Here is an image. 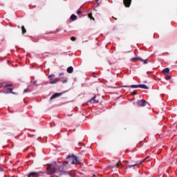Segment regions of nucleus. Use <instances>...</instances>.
Wrapping results in <instances>:
<instances>
[{
	"label": "nucleus",
	"instance_id": "obj_1",
	"mask_svg": "<svg viewBox=\"0 0 177 177\" xmlns=\"http://www.w3.org/2000/svg\"><path fill=\"white\" fill-rule=\"evenodd\" d=\"M77 164H80V160L77 158V156L72 155V156H68L66 158V160H65L63 162L62 166H60L58 168V172L59 176L62 175H70V176H75V172L72 170L70 171H66V169H68V168H71L70 165H77Z\"/></svg>",
	"mask_w": 177,
	"mask_h": 177
},
{
	"label": "nucleus",
	"instance_id": "obj_2",
	"mask_svg": "<svg viewBox=\"0 0 177 177\" xmlns=\"http://www.w3.org/2000/svg\"><path fill=\"white\" fill-rule=\"evenodd\" d=\"M131 62H133V63H136V62H144V64H147V60H145L140 57H133L131 59Z\"/></svg>",
	"mask_w": 177,
	"mask_h": 177
},
{
	"label": "nucleus",
	"instance_id": "obj_3",
	"mask_svg": "<svg viewBox=\"0 0 177 177\" xmlns=\"http://www.w3.org/2000/svg\"><path fill=\"white\" fill-rule=\"evenodd\" d=\"M57 170H56V167H53V166H49L47 167V173L49 175H54L55 172H57Z\"/></svg>",
	"mask_w": 177,
	"mask_h": 177
},
{
	"label": "nucleus",
	"instance_id": "obj_4",
	"mask_svg": "<svg viewBox=\"0 0 177 177\" xmlns=\"http://www.w3.org/2000/svg\"><path fill=\"white\" fill-rule=\"evenodd\" d=\"M137 104L139 107H145L147 104V102L145 100H138L137 101Z\"/></svg>",
	"mask_w": 177,
	"mask_h": 177
},
{
	"label": "nucleus",
	"instance_id": "obj_5",
	"mask_svg": "<svg viewBox=\"0 0 177 177\" xmlns=\"http://www.w3.org/2000/svg\"><path fill=\"white\" fill-rule=\"evenodd\" d=\"M123 3L125 8H130L131 3H132V0H123Z\"/></svg>",
	"mask_w": 177,
	"mask_h": 177
},
{
	"label": "nucleus",
	"instance_id": "obj_6",
	"mask_svg": "<svg viewBox=\"0 0 177 177\" xmlns=\"http://www.w3.org/2000/svg\"><path fill=\"white\" fill-rule=\"evenodd\" d=\"M62 95H63V93H55L50 97V100H53V99H56V97H59V96H62Z\"/></svg>",
	"mask_w": 177,
	"mask_h": 177
},
{
	"label": "nucleus",
	"instance_id": "obj_7",
	"mask_svg": "<svg viewBox=\"0 0 177 177\" xmlns=\"http://www.w3.org/2000/svg\"><path fill=\"white\" fill-rule=\"evenodd\" d=\"M89 102L93 104L95 103V104H97V103H99V100H96V96H94L89 100Z\"/></svg>",
	"mask_w": 177,
	"mask_h": 177
},
{
	"label": "nucleus",
	"instance_id": "obj_8",
	"mask_svg": "<svg viewBox=\"0 0 177 177\" xmlns=\"http://www.w3.org/2000/svg\"><path fill=\"white\" fill-rule=\"evenodd\" d=\"M66 71L68 73V74H72V73L74 71V68H73V66H69L67 68Z\"/></svg>",
	"mask_w": 177,
	"mask_h": 177
},
{
	"label": "nucleus",
	"instance_id": "obj_9",
	"mask_svg": "<svg viewBox=\"0 0 177 177\" xmlns=\"http://www.w3.org/2000/svg\"><path fill=\"white\" fill-rule=\"evenodd\" d=\"M59 81H60V78H56V79H55L54 80L50 81V84L51 85H53L54 84H57V82H58Z\"/></svg>",
	"mask_w": 177,
	"mask_h": 177
},
{
	"label": "nucleus",
	"instance_id": "obj_10",
	"mask_svg": "<svg viewBox=\"0 0 177 177\" xmlns=\"http://www.w3.org/2000/svg\"><path fill=\"white\" fill-rule=\"evenodd\" d=\"M124 88H133V89L139 88V85L123 86Z\"/></svg>",
	"mask_w": 177,
	"mask_h": 177
},
{
	"label": "nucleus",
	"instance_id": "obj_11",
	"mask_svg": "<svg viewBox=\"0 0 177 177\" xmlns=\"http://www.w3.org/2000/svg\"><path fill=\"white\" fill-rule=\"evenodd\" d=\"M115 167H117V168H123L124 167V165H122V163L121 162L120 160L116 164Z\"/></svg>",
	"mask_w": 177,
	"mask_h": 177
},
{
	"label": "nucleus",
	"instance_id": "obj_12",
	"mask_svg": "<svg viewBox=\"0 0 177 177\" xmlns=\"http://www.w3.org/2000/svg\"><path fill=\"white\" fill-rule=\"evenodd\" d=\"M77 19H78V17L74 14H73L70 17L71 21H75V20H77Z\"/></svg>",
	"mask_w": 177,
	"mask_h": 177
},
{
	"label": "nucleus",
	"instance_id": "obj_13",
	"mask_svg": "<svg viewBox=\"0 0 177 177\" xmlns=\"http://www.w3.org/2000/svg\"><path fill=\"white\" fill-rule=\"evenodd\" d=\"M138 88H141L142 89H149V87L146 86V84H138Z\"/></svg>",
	"mask_w": 177,
	"mask_h": 177
},
{
	"label": "nucleus",
	"instance_id": "obj_14",
	"mask_svg": "<svg viewBox=\"0 0 177 177\" xmlns=\"http://www.w3.org/2000/svg\"><path fill=\"white\" fill-rule=\"evenodd\" d=\"M136 165H138V164L127 165L126 167V169H129V168H135V167H136Z\"/></svg>",
	"mask_w": 177,
	"mask_h": 177
},
{
	"label": "nucleus",
	"instance_id": "obj_15",
	"mask_svg": "<svg viewBox=\"0 0 177 177\" xmlns=\"http://www.w3.org/2000/svg\"><path fill=\"white\" fill-rule=\"evenodd\" d=\"M163 73H165V74H169V68H166L165 69H163Z\"/></svg>",
	"mask_w": 177,
	"mask_h": 177
},
{
	"label": "nucleus",
	"instance_id": "obj_16",
	"mask_svg": "<svg viewBox=\"0 0 177 177\" xmlns=\"http://www.w3.org/2000/svg\"><path fill=\"white\" fill-rule=\"evenodd\" d=\"M21 31H22V34H26L27 32V30H26V28L24 27V26H21Z\"/></svg>",
	"mask_w": 177,
	"mask_h": 177
},
{
	"label": "nucleus",
	"instance_id": "obj_17",
	"mask_svg": "<svg viewBox=\"0 0 177 177\" xmlns=\"http://www.w3.org/2000/svg\"><path fill=\"white\" fill-rule=\"evenodd\" d=\"M88 19H90L91 20H93V21H95V18H93V17L92 16V13H89L88 15Z\"/></svg>",
	"mask_w": 177,
	"mask_h": 177
},
{
	"label": "nucleus",
	"instance_id": "obj_18",
	"mask_svg": "<svg viewBox=\"0 0 177 177\" xmlns=\"http://www.w3.org/2000/svg\"><path fill=\"white\" fill-rule=\"evenodd\" d=\"M10 91L9 92H6V93H12V95H15V93L12 91L13 88H8Z\"/></svg>",
	"mask_w": 177,
	"mask_h": 177
},
{
	"label": "nucleus",
	"instance_id": "obj_19",
	"mask_svg": "<svg viewBox=\"0 0 177 177\" xmlns=\"http://www.w3.org/2000/svg\"><path fill=\"white\" fill-rule=\"evenodd\" d=\"M53 77H55V74H51V75H48V78H49L50 81H52Z\"/></svg>",
	"mask_w": 177,
	"mask_h": 177
},
{
	"label": "nucleus",
	"instance_id": "obj_20",
	"mask_svg": "<svg viewBox=\"0 0 177 177\" xmlns=\"http://www.w3.org/2000/svg\"><path fill=\"white\" fill-rule=\"evenodd\" d=\"M28 92H31V91H30V89L28 88H26L24 91V93H27Z\"/></svg>",
	"mask_w": 177,
	"mask_h": 177
},
{
	"label": "nucleus",
	"instance_id": "obj_21",
	"mask_svg": "<svg viewBox=\"0 0 177 177\" xmlns=\"http://www.w3.org/2000/svg\"><path fill=\"white\" fill-rule=\"evenodd\" d=\"M77 15H82V12L81 11V10H77Z\"/></svg>",
	"mask_w": 177,
	"mask_h": 177
},
{
	"label": "nucleus",
	"instance_id": "obj_22",
	"mask_svg": "<svg viewBox=\"0 0 177 177\" xmlns=\"http://www.w3.org/2000/svg\"><path fill=\"white\" fill-rule=\"evenodd\" d=\"M71 40L74 41H76L77 40V38H75V37H71Z\"/></svg>",
	"mask_w": 177,
	"mask_h": 177
},
{
	"label": "nucleus",
	"instance_id": "obj_23",
	"mask_svg": "<svg viewBox=\"0 0 177 177\" xmlns=\"http://www.w3.org/2000/svg\"><path fill=\"white\" fill-rule=\"evenodd\" d=\"M9 86H13V84H6L5 86H4V89L5 88H8Z\"/></svg>",
	"mask_w": 177,
	"mask_h": 177
},
{
	"label": "nucleus",
	"instance_id": "obj_24",
	"mask_svg": "<svg viewBox=\"0 0 177 177\" xmlns=\"http://www.w3.org/2000/svg\"><path fill=\"white\" fill-rule=\"evenodd\" d=\"M165 80H167V81H169V80H171V76H166Z\"/></svg>",
	"mask_w": 177,
	"mask_h": 177
},
{
	"label": "nucleus",
	"instance_id": "obj_25",
	"mask_svg": "<svg viewBox=\"0 0 177 177\" xmlns=\"http://www.w3.org/2000/svg\"><path fill=\"white\" fill-rule=\"evenodd\" d=\"M115 167H117V166H111H111H109L108 168L113 169V168H115Z\"/></svg>",
	"mask_w": 177,
	"mask_h": 177
},
{
	"label": "nucleus",
	"instance_id": "obj_26",
	"mask_svg": "<svg viewBox=\"0 0 177 177\" xmlns=\"http://www.w3.org/2000/svg\"><path fill=\"white\" fill-rule=\"evenodd\" d=\"M66 82H67V80H62V84H66Z\"/></svg>",
	"mask_w": 177,
	"mask_h": 177
},
{
	"label": "nucleus",
	"instance_id": "obj_27",
	"mask_svg": "<svg viewBox=\"0 0 177 177\" xmlns=\"http://www.w3.org/2000/svg\"><path fill=\"white\" fill-rule=\"evenodd\" d=\"M59 77H62V75H64V73H60L59 74Z\"/></svg>",
	"mask_w": 177,
	"mask_h": 177
},
{
	"label": "nucleus",
	"instance_id": "obj_28",
	"mask_svg": "<svg viewBox=\"0 0 177 177\" xmlns=\"http://www.w3.org/2000/svg\"><path fill=\"white\" fill-rule=\"evenodd\" d=\"M33 85H35L37 84V81L32 82Z\"/></svg>",
	"mask_w": 177,
	"mask_h": 177
},
{
	"label": "nucleus",
	"instance_id": "obj_29",
	"mask_svg": "<svg viewBox=\"0 0 177 177\" xmlns=\"http://www.w3.org/2000/svg\"><path fill=\"white\" fill-rule=\"evenodd\" d=\"M2 88V83H0V88Z\"/></svg>",
	"mask_w": 177,
	"mask_h": 177
},
{
	"label": "nucleus",
	"instance_id": "obj_30",
	"mask_svg": "<svg viewBox=\"0 0 177 177\" xmlns=\"http://www.w3.org/2000/svg\"><path fill=\"white\" fill-rule=\"evenodd\" d=\"M113 19H114L115 20H117V18H115L114 17H113Z\"/></svg>",
	"mask_w": 177,
	"mask_h": 177
},
{
	"label": "nucleus",
	"instance_id": "obj_31",
	"mask_svg": "<svg viewBox=\"0 0 177 177\" xmlns=\"http://www.w3.org/2000/svg\"><path fill=\"white\" fill-rule=\"evenodd\" d=\"M0 171H3V169H0Z\"/></svg>",
	"mask_w": 177,
	"mask_h": 177
},
{
	"label": "nucleus",
	"instance_id": "obj_32",
	"mask_svg": "<svg viewBox=\"0 0 177 177\" xmlns=\"http://www.w3.org/2000/svg\"><path fill=\"white\" fill-rule=\"evenodd\" d=\"M93 176L95 177V176H96V175L94 174V175H93Z\"/></svg>",
	"mask_w": 177,
	"mask_h": 177
},
{
	"label": "nucleus",
	"instance_id": "obj_33",
	"mask_svg": "<svg viewBox=\"0 0 177 177\" xmlns=\"http://www.w3.org/2000/svg\"><path fill=\"white\" fill-rule=\"evenodd\" d=\"M133 95H136V93H133Z\"/></svg>",
	"mask_w": 177,
	"mask_h": 177
},
{
	"label": "nucleus",
	"instance_id": "obj_34",
	"mask_svg": "<svg viewBox=\"0 0 177 177\" xmlns=\"http://www.w3.org/2000/svg\"><path fill=\"white\" fill-rule=\"evenodd\" d=\"M147 158H149V156H147Z\"/></svg>",
	"mask_w": 177,
	"mask_h": 177
}]
</instances>
